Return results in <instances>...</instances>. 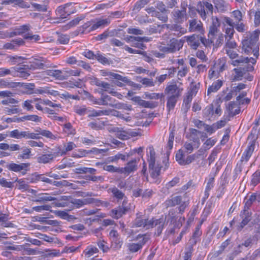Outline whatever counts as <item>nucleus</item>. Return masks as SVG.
<instances>
[{
  "instance_id": "34",
  "label": "nucleus",
  "mask_w": 260,
  "mask_h": 260,
  "mask_svg": "<svg viewBox=\"0 0 260 260\" xmlns=\"http://www.w3.org/2000/svg\"><path fill=\"white\" fill-rule=\"evenodd\" d=\"M32 180L34 182L41 181L48 184H52V180L46 177L43 174H38L35 173L32 175Z\"/></svg>"
},
{
  "instance_id": "14",
  "label": "nucleus",
  "mask_w": 260,
  "mask_h": 260,
  "mask_svg": "<svg viewBox=\"0 0 260 260\" xmlns=\"http://www.w3.org/2000/svg\"><path fill=\"white\" fill-rule=\"evenodd\" d=\"M162 27H166L168 30H169L170 32H172V34L177 37H180L186 32V29L185 28L177 24L172 25L169 24H164L162 25Z\"/></svg>"
},
{
  "instance_id": "9",
  "label": "nucleus",
  "mask_w": 260,
  "mask_h": 260,
  "mask_svg": "<svg viewBox=\"0 0 260 260\" xmlns=\"http://www.w3.org/2000/svg\"><path fill=\"white\" fill-rule=\"evenodd\" d=\"M27 67L30 70L36 69H45L47 68L55 67L52 63L47 62L46 60L35 58L32 61L27 64Z\"/></svg>"
},
{
  "instance_id": "7",
  "label": "nucleus",
  "mask_w": 260,
  "mask_h": 260,
  "mask_svg": "<svg viewBox=\"0 0 260 260\" xmlns=\"http://www.w3.org/2000/svg\"><path fill=\"white\" fill-rule=\"evenodd\" d=\"M99 105L109 106L117 109H126L125 104L117 102L116 100L108 95L102 93L100 98Z\"/></svg>"
},
{
  "instance_id": "45",
  "label": "nucleus",
  "mask_w": 260,
  "mask_h": 260,
  "mask_svg": "<svg viewBox=\"0 0 260 260\" xmlns=\"http://www.w3.org/2000/svg\"><path fill=\"white\" fill-rule=\"evenodd\" d=\"M75 146L76 145L73 142H70L68 143L67 145H64V148L62 150L60 149L58 153L61 155H64L66 154L67 152L72 150Z\"/></svg>"
},
{
  "instance_id": "2",
  "label": "nucleus",
  "mask_w": 260,
  "mask_h": 260,
  "mask_svg": "<svg viewBox=\"0 0 260 260\" xmlns=\"http://www.w3.org/2000/svg\"><path fill=\"white\" fill-rule=\"evenodd\" d=\"M170 35L164 34L160 42V45L158 46L159 50L163 52L170 53H174L179 51L183 45L184 42L181 40H177L174 38L171 39L168 42Z\"/></svg>"
},
{
  "instance_id": "61",
  "label": "nucleus",
  "mask_w": 260,
  "mask_h": 260,
  "mask_svg": "<svg viewBox=\"0 0 260 260\" xmlns=\"http://www.w3.org/2000/svg\"><path fill=\"white\" fill-rule=\"evenodd\" d=\"M164 225L165 220L163 218H159L155 220V226L158 225L157 231L158 235L161 233Z\"/></svg>"
},
{
  "instance_id": "35",
  "label": "nucleus",
  "mask_w": 260,
  "mask_h": 260,
  "mask_svg": "<svg viewBox=\"0 0 260 260\" xmlns=\"http://www.w3.org/2000/svg\"><path fill=\"white\" fill-rule=\"evenodd\" d=\"M192 100V95L189 94L184 99L181 107V110L184 113H186L190 107V103Z\"/></svg>"
},
{
  "instance_id": "40",
  "label": "nucleus",
  "mask_w": 260,
  "mask_h": 260,
  "mask_svg": "<svg viewBox=\"0 0 260 260\" xmlns=\"http://www.w3.org/2000/svg\"><path fill=\"white\" fill-rule=\"evenodd\" d=\"M19 86L23 87V89L26 90L24 93L27 94H31L34 93L33 90L35 89V85L34 83H21Z\"/></svg>"
},
{
  "instance_id": "36",
  "label": "nucleus",
  "mask_w": 260,
  "mask_h": 260,
  "mask_svg": "<svg viewBox=\"0 0 260 260\" xmlns=\"http://www.w3.org/2000/svg\"><path fill=\"white\" fill-rule=\"evenodd\" d=\"M223 82L221 80H217L213 83L208 89L207 94L209 95L211 92H216L222 85Z\"/></svg>"
},
{
  "instance_id": "1",
  "label": "nucleus",
  "mask_w": 260,
  "mask_h": 260,
  "mask_svg": "<svg viewBox=\"0 0 260 260\" xmlns=\"http://www.w3.org/2000/svg\"><path fill=\"white\" fill-rule=\"evenodd\" d=\"M260 30L258 29L252 32H247L242 40V50L247 54L252 53L256 58L259 56Z\"/></svg>"
},
{
  "instance_id": "41",
  "label": "nucleus",
  "mask_w": 260,
  "mask_h": 260,
  "mask_svg": "<svg viewBox=\"0 0 260 260\" xmlns=\"http://www.w3.org/2000/svg\"><path fill=\"white\" fill-rule=\"evenodd\" d=\"M108 75H110V76L112 78L116 79L117 81H121L122 82L126 84H128L131 82V81L127 77H123L119 74L112 72H110V73Z\"/></svg>"
},
{
  "instance_id": "54",
  "label": "nucleus",
  "mask_w": 260,
  "mask_h": 260,
  "mask_svg": "<svg viewBox=\"0 0 260 260\" xmlns=\"http://www.w3.org/2000/svg\"><path fill=\"white\" fill-rule=\"evenodd\" d=\"M23 38L25 40H29L37 42L40 40V37L38 35H33L32 33L28 32L23 35Z\"/></svg>"
},
{
  "instance_id": "39",
  "label": "nucleus",
  "mask_w": 260,
  "mask_h": 260,
  "mask_svg": "<svg viewBox=\"0 0 260 260\" xmlns=\"http://www.w3.org/2000/svg\"><path fill=\"white\" fill-rule=\"evenodd\" d=\"M136 101L139 105L143 107L153 108L156 106V104L154 103L142 100L140 98H138Z\"/></svg>"
},
{
  "instance_id": "47",
  "label": "nucleus",
  "mask_w": 260,
  "mask_h": 260,
  "mask_svg": "<svg viewBox=\"0 0 260 260\" xmlns=\"http://www.w3.org/2000/svg\"><path fill=\"white\" fill-rule=\"evenodd\" d=\"M103 169L110 173H118L120 174V167H116L112 165L105 164L103 166Z\"/></svg>"
},
{
  "instance_id": "33",
  "label": "nucleus",
  "mask_w": 260,
  "mask_h": 260,
  "mask_svg": "<svg viewBox=\"0 0 260 260\" xmlns=\"http://www.w3.org/2000/svg\"><path fill=\"white\" fill-rule=\"evenodd\" d=\"M179 96H167V108L169 111L174 109Z\"/></svg>"
},
{
  "instance_id": "62",
  "label": "nucleus",
  "mask_w": 260,
  "mask_h": 260,
  "mask_svg": "<svg viewBox=\"0 0 260 260\" xmlns=\"http://www.w3.org/2000/svg\"><path fill=\"white\" fill-rule=\"evenodd\" d=\"M145 223V219H142L140 217H137L134 221L133 225L135 227H143L144 228V223Z\"/></svg>"
},
{
  "instance_id": "51",
  "label": "nucleus",
  "mask_w": 260,
  "mask_h": 260,
  "mask_svg": "<svg viewBox=\"0 0 260 260\" xmlns=\"http://www.w3.org/2000/svg\"><path fill=\"white\" fill-rule=\"evenodd\" d=\"M120 159L123 161L127 160L126 155L121 153H118L114 156L109 157L108 158L109 162H115Z\"/></svg>"
},
{
  "instance_id": "20",
  "label": "nucleus",
  "mask_w": 260,
  "mask_h": 260,
  "mask_svg": "<svg viewBox=\"0 0 260 260\" xmlns=\"http://www.w3.org/2000/svg\"><path fill=\"white\" fill-rule=\"evenodd\" d=\"M257 127V126H256L254 125V126L252 128L250 134L248 136L247 138V140L249 141V142L247 148H248L251 144L253 149V151L254 150L256 146H258V142H257V136L256 135Z\"/></svg>"
},
{
  "instance_id": "22",
  "label": "nucleus",
  "mask_w": 260,
  "mask_h": 260,
  "mask_svg": "<svg viewBox=\"0 0 260 260\" xmlns=\"http://www.w3.org/2000/svg\"><path fill=\"white\" fill-rule=\"evenodd\" d=\"M108 191L112 193L113 197L116 200L117 202L126 199L124 193L115 186L109 188Z\"/></svg>"
},
{
  "instance_id": "31",
  "label": "nucleus",
  "mask_w": 260,
  "mask_h": 260,
  "mask_svg": "<svg viewBox=\"0 0 260 260\" xmlns=\"http://www.w3.org/2000/svg\"><path fill=\"white\" fill-rule=\"evenodd\" d=\"M27 133L28 131H19L18 129H16L10 132L9 136L11 138L21 139L24 138L27 139Z\"/></svg>"
},
{
  "instance_id": "59",
  "label": "nucleus",
  "mask_w": 260,
  "mask_h": 260,
  "mask_svg": "<svg viewBox=\"0 0 260 260\" xmlns=\"http://www.w3.org/2000/svg\"><path fill=\"white\" fill-rule=\"evenodd\" d=\"M30 154H31L30 149L27 148H24L23 150V151L22 152V153L19 154L18 156V158L19 159H20V158H21V159H28V158H30Z\"/></svg>"
},
{
  "instance_id": "26",
  "label": "nucleus",
  "mask_w": 260,
  "mask_h": 260,
  "mask_svg": "<svg viewBox=\"0 0 260 260\" xmlns=\"http://www.w3.org/2000/svg\"><path fill=\"white\" fill-rule=\"evenodd\" d=\"M55 157V155L52 153L41 154L37 157V161L40 164H47L52 162Z\"/></svg>"
},
{
  "instance_id": "29",
  "label": "nucleus",
  "mask_w": 260,
  "mask_h": 260,
  "mask_svg": "<svg viewBox=\"0 0 260 260\" xmlns=\"http://www.w3.org/2000/svg\"><path fill=\"white\" fill-rule=\"evenodd\" d=\"M201 134V132L194 128H191L190 129V134L188 136H186V137L189 139L190 141H192L194 143H197V147H199L200 145V139L199 135Z\"/></svg>"
},
{
  "instance_id": "44",
  "label": "nucleus",
  "mask_w": 260,
  "mask_h": 260,
  "mask_svg": "<svg viewBox=\"0 0 260 260\" xmlns=\"http://www.w3.org/2000/svg\"><path fill=\"white\" fill-rule=\"evenodd\" d=\"M185 153L183 150H179L176 154V160L180 165H184L185 161Z\"/></svg>"
},
{
  "instance_id": "19",
  "label": "nucleus",
  "mask_w": 260,
  "mask_h": 260,
  "mask_svg": "<svg viewBox=\"0 0 260 260\" xmlns=\"http://www.w3.org/2000/svg\"><path fill=\"white\" fill-rule=\"evenodd\" d=\"M27 67V64H23L20 67L14 68V70L16 72V74L13 75V76H17L26 79L30 75L29 73L30 70ZM12 69H13V68Z\"/></svg>"
},
{
  "instance_id": "48",
  "label": "nucleus",
  "mask_w": 260,
  "mask_h": 260,
  "mask_svg": "<svg viewBox=\"0 0 260 260\" xmlns=\"http://www.w3.org/2000/svg\"><path fill=\"white\" fill-rule=\"evenodd\" d=\"M230 241L231 240L228 239L222 242L219 247V249L215 252L214 255L218 256L220 255L224 250L225 248L230 244Z\"/></svg>"
},
{
  "instance_id": "43",
  "label": "nucleus",
  "mask_w": 260,
  "mask_h": 260,
  "mask_svg": "<svg viewBox=\"0 0 260 260\" xmlns=\"http://www.w3.org/2000/svg\"><path fill=\"white\" fill-rule=\"evenodd\" d=\"M149 2V0H139L135 4L133 11L136 12H139L142 8L147 5Z\"/></svg>"
},
{
  "instance_id": "58",
  "label": "nucleus",
  "mask_w": 260,
  "mask_h": 260,
  "mask_svg": "<svg viewBox=\"0 0 260 260\" xmlns=\"http://www.w3.org/2000/svg\"><path fill=\"white\" fill-rule=\"evenodd\" d=\"M74 111L79 115H84L85 114H87V109L86 108L85 106H75L74 107Z\"/></svg>"
},
{
  "instance_id": "50",
  "label": "nucleus",
  "mask_w": 260,
  "mask_h": 260,
  "mask_svg": "<svg viewBox=\"0 0 260 260\" xmlns=\"http://www.w3.org/2000/svg\"><path fill=\"white\" fill-rule=\"evenodd\" d=\"M111 247L115 249H120L123 243L122 241L120 239V237L111 240Z\"/></svg>"
},
{
  "instance_id": "18",
  "label": "nucleus",
  "mask_w": 260,
  "mask_h": 260,
  "mask_svg": "<svg viewBox=\"0 0 260 260\" xmlns=\"http://www.w3.org/2000/svg\"><path fill=\"white\" fill-rule=\"evenodd\" d=\"M251 212H249L248 211L243 210L241 212L240 216L242 218V220L240 223V225L238 227V230L239 231H241L242 229L251 220Z\"/></svg>"
},
{
  "instance_id": "13",
  "label": "nucleus",
  "mask_w": 260,
  "mask_h": 260,
  "mask_svg": "<svg viewBox=\"0 0 260 260\" xmlns=\"http://www.w3.org/2000/svg\"><path fill=\"white\" fill-rule=\"evenodd\" d=\"M220 22L217 17L212 18V24L209 27L208 33L209 39L207 40L211 41V44L213 43L214 38L215 35L219 31Z\"/></svg>"
},
{
  "instance_id": "16",
  "label": "nucleus",
  "mask_w": 260,
  "mask_h": 260,
  "mask_svg": "<svg viewBox=\"0 0 260 260\" xmlns=\"http://www.w3.org/2000/svg\"><path fill=\"white\" fill-rule=\"evenodd\" d=\"M182 89H180L175 83L168 84L165 90V93L167 96L174 95L180 96Z\"/></svg>"
},
{
  "instance_id": "17",
  "label": "nucleus",
  "mask_w": 260,
  "mask_h": 260,
  "mask_svg": "<svg viewBox=\"0 0 260 260\" xmlns=\"http://www.w3.org/2000/svg\"><path fill=\"white\" fill-rule=\"evenodd\" d=\"M94 22L90 30H96L98 28H102L105 26H108L111 22V19L109 17L103 19L99 18L92 19Z\"/></svg>"
},
{
  "instance_id": "42",
  "label": "nucleus",
  "mask_w": 260,
  "mask_h": 260,
  "mask_svg": "<svg viewBox=\"0 0 260 260\" xmlns=\"http://www.w3.org/2000/svg\"><path fill=\"white\" fill-rule=\"evenodd\" d=\"M213 3L218 11H224L226 8L225 3L223 0H213Z\"/></svg>"
},
{
  "instance_id": "21",
  "label": "nucleus",
  "mask_w": 260,
  "mask_h": 260,
  "mask_svg": "<svg viewBox=\"0 0 260 260\" xmlns=\"http://www.w3.org/2000/svg\"><path fill=\"white\" fill-rule=\"evenodd\" d=\"M189 30L190 32L198 31L202 32L203 31V25L200 20L193 19L189 20Z\"/></svg>"
},
{
  "instance_id": "11",
  "label": "nucleus",
  "mask_w": 260,
  "mask_h": 260,
  "mask_svg": "<svg viewBox=\"0 0 260 260\" xmlns=\"http://www.w3.org/2000/svg\"><path fill=\"white\" fill-rule=\"evenodd\" d=\"M127 202L126 200H123L121 205L112 209L111 211V216L115 219H119L125 214L130 208L127 205Z\"/></svg>"
},
{
  "instance_id": "6",
  "label": "nucleus",
  "mask_w": 260,
  "mask_h": 260,
  "mask_svg": "<svg viewBox=\"0 0 260 260\" xmlns=\"http://www.w3.org/2000/svg\"><path fill=\"white\" fill-rule=\"evenodd\" d=\"M186 42L192 49L196 50L202 43L207 47L211 44V41L207 40L202 36L193 34L191 36L186 37Z\"/></svg>"
},
{
  "instance_id": "15",
  "label": "nucleus",
  "mask_w": 260,
  "mask_h": 260,
  "mask_svg": "<svg viewBox=\"0 0 260 260\" xmlns=\"http://www.w3.org/2000/svg\"><path fill=\"white\" fill-rule=\"evenodd\" d=\"M114 131L116 132V137L123 140H127L130 137H135L138 135V132L130 129L128 131H124L122 129H119L118 127L116 128Z\"/></svg>"
},
{
  "instance_id": "49",
  "label": "nucleus",
  "mask_w": 260,
  "mask_h": 260,
  "mask_svg": "<svg viewBox=\"0 0 260 260\" xmlns=\"http://www.w3.org/2000/svg\"><path fill=\"white\" fill-rule=\"evenodd\" d=\"M31 28V26L29 24H24L21 25L18 27H16L19 35H21L27 32H28Z\"/></svg>"
},
{
  "instance_id": "37",
  "label": "nucleus",
  "mask_w": 260,
  "mask_h": 260,
  "mask_svg": "<svg viewBox=\"0 0 260 260\" xmlns=\"http://www.w3.org/2000/svg\"><path fill=\"white\" fill-rule=\"evenodd\" d=\"M235 75L234 76L233 80L239 81L241 80L243 75L245 74L247 70H245L244 68H237L234 69V70Z\"/></svg>"
},
{
  "instance_id": "25",
  "label": "nucleus",
  "mask_w": 260,
  "mask_h": 260,
  "mask_svg": "<svg viewBox=\"0 0 260 260\" xmlns=\"http://www.w3.org/2000/svg\"><path fill=\"white\" fill-rule=\"evenodd\" d=\"M95 199L93 198H87L83 200L74 199L71 203L77 208H80L85 205L91 204L94 203Z\"/></svg>"
},
{
  "instance_id": "12",
  "label": "nucleus",
  "mask_w": 260,
  "mask_h": 260,
  "mask_svg": "<svg viewBox=\"0 0 260 260\" xmlns=\"http://www.w3.org/2000/svg\"><path fill=\"white\" fill-rule=\"evenodd\" d=\"M30 167L29 163H21L17 164L15 163H10L6 165L5 167L9 170L15 172H21L22 175H25L29 171Z\"/></svg>"
},
{
  "instance_id": "23",
  "label": "nucleus",
  "mask_w": 260,
  "mask_h": 260,
  "mask_svg": "<svg viewBox=\"0 0 260 260\" xmlns=\"http://www.w3.org/2000/svg\"><path fill=\"white\" fill-rule=\"evenodd\" d=\"M47 75L57 80H63L67 79V76L63 74V70H49L47 71Z\"/></svg>"
},
{
  "instance_id": "63",
  "label": "nucleus",
  "mask_w": 260,
  "mask_h": 260,
  "mask_svg": "<svg viewBox=\"0 0 260 260\" xmlns=\"http://www.w3.org/2000/svg\"><path fill=\"white\" fill-rule=\"evenodd\" d=\"M189 69L186 66H183L181 69H180L177 73L178 79H180V78L185 77L187 73L188 72Z\"/></svg>"
},
{
  "instance_id": "46",
  "label": "nucleus",
  "mask_w": 260,
  "mask_h": 260,
  "mask_svg": "<svg viewBox=\"0 0 260 260\" xmlns=\"http://www.w3.org/2000/svg\"><path fill=\"white\" fill-rule=\"evenodd\" d=\"M94 22L92 19L90 20L89 21L85 23L82 26L80 27V30L82 31V33H83L84 31H87L88 32H90L94 30H90L91 27L93 25Z\"/></svg>"
},
{
  "instance_id": "10",
  "label": "nucleus",
  "mask_w": 260,
  "mask_h": 260,
  "mask_svg": "<svg viewBox=\"0 0 260 260\" xmlns=\"http://www.w3.org/2000/svg\"><path fill=\"white\" fill-rule=\"evenodd\" d=\"M139 161V158H135L129 161L124 167H120V174L127 176L131 173L136 171L138 170V165Z\"/></svg>"
},
{
  "instance_id": "5",
  "label": "nucleus",
  "mask_w": 260,
  "mask_h": 260,
  "mask_svg": "<svg viewBox=\"0 0 260 260\" xmlns=\"http://www.w3.org/2000/svg\"><path fill=\"white\" fill-rule=\"evenodd\" d=\"M149 239V237L147 235L139 234L134 239V240L138 241V242L128 243L127 245V249L132 253L138 252L142 248Z\"/></svg>"
},
{
  "instance_id": "30",
  "label": "nucleus",
  "mask_w": 260,
  "mask_h": 260,
  "mask_svg": "<svg viewBox=\"0 0 260 260\" xmlns=\"http://www.w3.org/2000/svg\"><path fill=\"white\" fill-rule=\"evenodd\" d=\"M20 82L9 81L5 79H0V87L2 88H15L18 87Z\"/></svg>"
},
{
  "instance_id": "32",
  "label": "nucleus",
  "mask_w": 260,
  "mask_h": 260,
  "mask_svg": "<svg viewBox=\"0 0 260 260\" xmlns=\"http://www.w3.org/2000/svg\"><path fill=\"white\" fill-rule=\"evenodd\" d=\"M173 18L175 22H181L183 21L186 15L185 10H175L172 12Z\"/></svg>"
},
{
  "instance_id": "24",
  "label": "nucleus",
  "mask_w": 260,
  "mask_h": 260,
  "mask_svg": "<svg viewBox=\"0 0 260 260\" xmlns=\"http://www.w3.org/2000/svg\"><path fill=\"white\" fill-rule=\"evenodd\" d=\"M100 87L102 88L101 89L102 90L107 91L112 95L117 97L118 99H120L122 97V95L121 93L113 91L111 85L107 82L102 81Z\"/></svg>"
},
{
  "instance_id": "8",
  "label": "nucleus",
  "mask_w": 260,
  "mask_h": 260,
  "mask_svg": "<svg viewBox=\"0 0 260 260\" xmlns=\"http://www.w3.org/2000/svg\"><path fill=\"white\" fill-rule=\"evenodd\" d=\"M169 167V164L165 162V166L163 167L160 164H155V161L152 163V166L150 167L149 164V170L150 174V176L154 179V182L158 184L160 182V179L159 176L160 174L161 169H162L165 171Z\"/></svg>"
},
{
  "instance_id": "60",
  "label": "nucleus",
  "mask_w": 260,
  "mask_h": 260,
  "mask_svg": "<svg viewBox=\"0 0 260 260\" xmlns=\"http://www.w3.org/2000/svg\"><path fill=\"white\" fill-rule=\"evenodd\" d=\"M214 105L213 104L209 105L204 110V115L206 117L213 115L214 114Z\"/></svg>"
},
{
  "instance_id": "53",
  "label": "nucleus",
  "mask_w": 260,
  "mask_h": 260,
  "mask_svg": "<svg viewBox=\"0 0 260 260\" xmlns=\"http://www.w3.org/2000/svg\"><path fill=\"white\" fill-rule=\"evenodd\" d=\"M99 252V250L95 247H88L84 251L86 256L89 257L92 256L94 254Z\"/></svg>"
},
{
  "instance_id": "64",
  "label": "nucleus",
  "mask_w": 260,
  "mask_h": 260,
  "mask_svg": "<svg viewBox=\"0 0 260 260\" xmlns=\"http://www.w3.org/2000/svg\"><path fill=\"white\" fill-rule=\"evenodd\" d=\"M260 180V172H255L252 175L251 181V184L253 186L256 185Z\"/></svg>"
},
{
  "instance_id": "52",
  "label": "nucleus",
  "mask_w": 260,
  "mask_h": 260,
  "mask_svg": "<svg viewBox=\"0 0 260 260\" xmlns=\"http://www.w3.org/2000/svg\"><path fill=\"white\" fill-rule=\"evenodd\" d=\"M64 74L67 76V79L70 76H79L80 74V71L79 70H63Z\"/></svg>"
},
{
  "instance_id": "55",
  "label": "nucleus",
  "mask_w": 260,
  "mask_h": 260,
  "mask_svg": "<svg viewBox=\"0 0 260 260\" xmlns=\"http://www.w3.org/2000/svg\"><path fill=\"white\" fill-rule=\"evenodd\" d=\"M149 158L148 159L150 167L152 166V163L155 161V152L152 146L149 147Z\"/></svg>"
},
{
  "instance_id": "57",
  "label": "nucleus",
  "mask_w": 260,
  "mask_h": 260,
  "mask_svg": "<svg viewBox=\"0 0 260 260\" xmlns=\"http://www.w3.org/2000/svg\"><path fill=\"white\" fill-rule=\"evenodd\" d=\"M66 7H64L63 5L59 6L56 10V12L58 16H59L62 19L66 18L67 17L66 12Z\"/></svg>"
},
{
  "instance_id": "28",
  "label": "nucleus",
  "mask_w": 260,
  "mask_h": 260,
  "mask_svg": "<svg viewBox=\"0 0 260 260\" xmlns=\"http://www.w3.org/2000/svg\"><path fill=\"white\" fill-rule=\"evenodd\" d=\"M4 4L7 5L14 4L19 7L23 9H28L30 8V5L24 0H5Z\"/></svg>"
},
{
  "instance_id": "56",
  "label": "nucleus",
  "mask_w": 260,
  "mask_h": 260,
  "mask_svg": "<svg viewBox=\"0 0 260 260\" xmlns=\"http://www.w3.org/2000/svg\"><path fill=\"white\" fill-rule=\"evenodd\" d=\"M95 58L101 63L104 64H109L110 61L106 57L103 56L100 53H97L95 54Z\"/></svg>"
},
{
  "instance_id": "4",
  "label": "nucleus",
  "mask_w": 260,
  "mask_h": 260,
  "mask_svg": "<svg viewBox=\"0 0 260 260\" xmlns=\"http://www.w3.org/2000/svg\"><path fill=\"white\" fill-rule=\"evenodd\" d=\"M75 172L77 174H87L85 176V179L87 180L92 181L93 182H103L104 181V177L102 176H96L94 175L96 174V170L92 168L87 167H79L76 168Z\"/></svg>"
},
{
  "instance_id": "27",
  "label": "nucleus",
  "mask_w": 260,
  "mask_h": 260,
  "mask_svg": "<svg viewBox=\"0 0 260 260\" xmlns=\"http://www.w3.org/2000/svg\"><path fill=\"white\" fill-rule=\"evenodd\" d=\"M182 203V197L180 196H172L171 198L167 199L165 204L168 207H174L176 205L180 204Z\"/></svg>"
},
{
  "instance_id": "3",
  "label": "nucleus",
  "mask_w": 260,
  "mask_h": 260,
  "mask_svg": "<svg viewBox=\"0 0 260 260\" xmlns=\"http://www.w3.org/2000/svg\"><path fill=\"white\" fill-rule=\"evenodd\" d=\"M253 152V149L251 144L248 148H246L245 151L242 154L241 159L239 162L237 163L236 167L234 170V175L233 176L234 180H235L238 177V176L242 171L243 166L245 165L250 159Z\"/></svg>"
},
{
  "instance_id": "38",
  "label": "nucleus",
  "mask_w": 260,
  "mask_h": 260,
  "mask_svg": "<svg viewBox=\"0 0 260 260\" xmlns=\"http://www.w3.org/2000/svg\"><path fill=\"white\" fill-rule=\"evenodd\" d=\"M55 200L54 197L49 196L47 194H39L35 200L36 202L42 203L43 202L52 201Z\"/></svg>"
}]
</instances>
